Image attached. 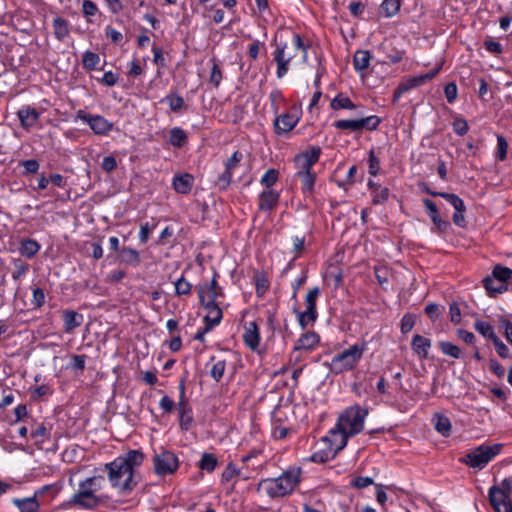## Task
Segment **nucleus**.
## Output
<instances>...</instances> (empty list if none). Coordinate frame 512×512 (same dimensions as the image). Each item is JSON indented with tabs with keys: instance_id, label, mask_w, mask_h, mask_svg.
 <instances>
[{
	"instance_id": "obj_38",
	"label": "nucleus",
	"mask_w": 512,
	"mask_h": 512,
	"mask_svg": "<svg viewBox=\"0 0 512 512\" xmlns=\"http://www.w3.org/2000/svg\"><path fill=\"white\" fill-rule=\"evenodd\" d=\"M434 427L443 436H448L451 431V422L448 417L436 414L433 418Z\"/></svg>"
},
{
	"instance_id": "obj_36",
	"label": "nucleus",
	"mask_w": 512,
	"mask_h": 512,
	"mask_svg": "<svg viewBox=\"0 0 512 512\" xmlns=\"http://www.w3.org/2000/svg\"><path fill=\"white\" fill-rule=\"evenodd\" d=\"M234 477H240L243 480H247L249 478V476L243 474L242 470L239 469L235 464L229 463L222 473L221 481L230 482Z\"/></svg>"
},
{
	"instance_id": "obj_29",
	"label": "nucleus",
	"mask_w": 512,
	"mask_h": 512,
	"mask_svg": "<svg viewBox=\"0 0 512 512\" xmlns=\"http://www.w3.org/2000/svg\"><path fill=\"white\" fill-rule=\"evenodd\" d=\"M41 249V245L35 239L26 238L20 242L19 253L27 258H33Z\"/></svg>"
},
{
	"instance_id": "obj_51",
	"label": "nucleus",
	"mask_w": 512,
	"mask_h": 512,
	"mask_svg": "<svg viewBox=\"0 0 512 512\" xmlns=\"http://www.w3.org/2000/svg\"><path fill=\"white\" fill-rule=\"evenodd\" d=\"M178 413L181 428L186 431L189 430L193 422L190 408L185 410L182 408L180 411H178Z\"/></svg>"
},
{
	"instance_id": "obj_35",
	"label": "nucleus",
	"mask_w": 512,
	"mask_h": 512,
	"mask_svg": "<svg viewBox=\"0 0 512 512\" xmlns=\"http://www.w3.org/2000/svg\"><path fill=\"white\" fill-rule=\"evenodd\" d=\"M370 53L366 50H359L353 58V65L356 71L360 72L367 69L370 65Z\"/></svg>"
},
{
	"instance_id": "obj_54",
	"label": "nucleus",
	"mask_w": 512,
	"mask_h": 512,
	"mask_svg": "<svg viewBox=\"0 0 512 512\" xmlns=\"http://www.w3.org/2000/svg\"><path fill=\"white\" fill-rule=\"evenodd\" d=\"M507 150H508V143L504 136L498 135L497 136V152L496 157L503 161L506 159L507 156Z\"/></svg>"
},
{
	"instance_id": "obj_31",
	"label": "nucleus",
	"mask_w": 512,
	"mask_h": 512,
	"mask_svg": "<svg viewBox=\"0 0 512 512\" xmlns=\"http://www.w3.org/2000/svg\"><path fill=\"white\" fill-rule=\"evenodd\" d=\"M401 0H383L379 6V14L386 18L394 17L400 10Z\"/></svg>"
},
{
	"instance_id": "obj_5",
	"label": "nucleus",
	"mask_w": 512,
	"mask_h": 512,
	"mask_svg": "<svg viewBox=\"0 0 512 512\" xmlns=\"http://www.w3.org/2000/svg\"><path fill=\"white\" fill-rule=\"evenodd\" d=\"M366 346L365 342H357L337 353L327 365L329 370L334 374L353 370L362 359Z\"/></svg>"
},
{
	"instance_id": "obj_57",
	"label": "nucleus",
	"mask_w": 512,
	"mask_h": 512,
	"mask_svg": "<svg viewBox=\"0 0 512 512\" xmlns=\"http://www.w3.org/2000/svg\"><path fill=\"white\" fill-rule=\"evenodd\" d=\"M373 479L368 476H359L351 481V485L357 489H363L372 485Z\"/></svg>"
},
{
	"instance_id": "obj_42",
	"label": "nucleus",
	"mask_w": 512,
	"mask_h": 512,
	"mask_svg": "<svg viewBox=\"0 0 512 512\" xmlns=\"http://www.w3.org/2000/svg\"><path fill=\"white\" fill-rule=\"evenodd\" d=\"M439 347L444 355L450 356L454 359H459L462 356L460 348L451 342L441 341L439 342Z\"/></svg>"
},
{
	"instance_id": "obj_55",
	"label": "nucleus",
	"mask_w": 512,
	"mask_h": 512,
	"mask_svg": "<svg viewBox=\"0 0 512 512\" xmlns=\"http://www.w3.org/2000/svg\"><path fill=\"white\" fill-rule=\"evenodd\" d=\"M45 303V293L41 288H34L32 291L31 304L34 309H38Z\"/></svg>"
},
{
	"instance_id": "obj_56",
	"label": "nucleus",
	"mask_w": 512,
	"mask_h": 512,
	"mask_svg": "<svg viewBox=\"0 0 512 512\" xmlns=\"http://www.w3.org/2000/svg\"><path fill=\"white\" fill-rule=\"evenodd\" d=\"M484 46L488 52L495 55L501 54L503 52L502 45L499 42L494 41L491 37H487L484 40Z\"/></svg>"
},
{
	"instance_id": "obj_47",
	"label": "nucleus",
	"mask_w": 512,
	"mask_h": 512,
	"mask_svg": "<svg viewBox=\"0 0 512 512\" xmlns=\"http://www.w3.org/2000/svg\"><path fill=\"white\" fill-rule=\"evenodd\" d=\"M31 437L35 439L36 442L43 443L45 440L49 439L50 431L46 425L42 423L31 431Z\"/></svg>"
},
{
	"instance_id": "obj_52",
	"label": "nucleus",
	"mask_w": 512,
	"mask_h": 512,
	"mask_svg": "<svg viewBox=\"0 0 512 512\" xmlns=\"http://www.w3.org/2000/svg\"><path fill=\"white\" fill-rule=\"evenodd\" d=\"M225 369L226 362L224 360H219L213 364L210 375L216 382H219L224 375Z\"/></svg>"
},
{
	"instance_id": "obj_15",
	"label": "nucleus",
	"mask_w": 512,
	"mask_h": 512,
	"mask_svg": "<svg viewBox=\"0 0 512 512\" xmlns=\"http://www.w3.org/2000/svg\"><path fill=\"white\" fill-rule=\"evenodd\" d=\"M349 437L351 436L336 427L331 429L329 434L323 437L318 445L332 447L338 453L347 445Z\"/></svg>"
},
{
	"instance_id": "obj_22",
	"label": "nucleus",
	"mask_w": 512,
	"mask_h": 512,
	"mask_svg": "<svg viewBox=\"0 0 512 512\" xmlns=\"http://www.w3.org/2000/svg\"><path fill=\"white\" fill-rule=\"evenodd\" d=\"M279 197V193L273 189H266L262 191L259 195V209L262 211L272 210L277 205Z\"/></svg>"
},
{
	"instance_id": "obj_20",
	"label": "nucleus",
	"mask_w": 512,
	"mask_h": 512,
	"mask_svg": "<svg viewBox=\"0 0 512 512\" xmlns=\"http://www.w3.org/2000/svg\"><path fill=\"white\" fill-rule=\"evenodd\" d=\"M203 307L207 310V315L204 317L206 331H211L214 327L220 324L223 317V312L219 304L207 305Z\"/></svg>"
},
{
	"instance_id": "obj_58",
	"label": "nucleus",
	"mask_w": 512,
	"mask_h": 512,
	"mask_svg": "<svg viewBox=\"0 0 512 512\" xmlns=\"http://www.w3.org/2000/svg\"><path fill=\"white\" fill-rule=\"evenodd\" d=\"M221 80L222 72L219 65L214 61L210 73V83H212L215 87H218Z\"/></svg>"
},
{
	"instance_id": "obj_40",
	"label": "nucleus",
	"mask_w": 512,
	"mask_h": 512,
	"mask_svg": "<svg viewBox=\"0 0 512 512\" xmlns=\"http://www.w3.org/2000/svg\"><path fill=\"white\" fill-rule=\"evenodd\" d=\"M390 191L387 187L375 186V189L371 191L372 204L380 205L385 203L389 199Z\"/></svg>"
},
{
	"instance_id": "obj_39",
	"label": "nucleus",
	"mask_w": 512,
	"mask_h": 512,
	"mask_svg": "<svg viewBox=\"0 0 512 512\" xmlns=\"http://www.w3.org/2000/svg\"><path fill=\"white\" fill-rule=\"evenodd\" d=\"M187 142V134L179 127L170 130L169 143L174 147H182Z\"/></svg>"
},
{
	"instance_id": "obj_14",
	"label": "nucleus",
	"mask_w": 512,
	"mask_h": 512,
	"mask_svg": "<svg viewBox=\"0 0 512 512\" xmlns=\"http://www.w3.org/2000/svg\"><path fill=\"white\" fill-rule=\"evenodd\" d=\"M197 289L199 301L202 306L217 305V298L223 295L222 288L218 286L216 274H214L210 283L200 284Z\"/></svg>"
},
{
	"instance_id": "obj_7",
	"label": "nucleus",
	"mask_w": 512,
	"mask_h": 512,
	"mask_svg": "<svg viewBox=\"0 0 512 512\" xmlns=\"http://www.w3.org/2000/svg\"><path fill=\"white\" fill-rule=\"evenodd\" d=\"M502 444L479 445L472 449L463 458V463L475 469H483L490 461H492L502 450Z\"/></svg>"
},
{
	"instance_id": "obj_17",
	"label": "nucleus",
	"mask_w": 512,
	"mask_h": 512,
	"mask_svg": "<svg viewBox=\"0 0 512 512\" xmlns=\"http://www.w3.org/2000/svg\"><path fill=\"white\" fill-rule=\"evenodd\" d=\"M17 116L21 126L28 130L36 125L40 118V113L35 108L24 105L17 111Z\"/></svg>"
},
{
	"instance_id": "obj_25",
	"label": "nucleus",
	"mask_w": 512,
	"mask_h": 512,
	"mask_svg": "<svg viewBox=\"0 0 512 512\" xmlns=\"http://www.w3.org/2000/svg\"><path fill=\"white\" fill-rule=\"evenodd\" d=\"M11 502L20 512H39L40 509V503L34 495L25 498H13Z\"/></svg>"
},
{
	"instance_id": "obj_34",
	"label": "nucleus",
	"mask_w": 512,
	"mask_h": 512,
	"mask_svg": "<svg viewBox=\"0 0 512 512\" xmlns=\"http://www.w3.org/2000/svg\"><path fill=\"white\" fill-rule=\"evenodd\" d=\"M120 260L126 265L137 266L140 263L139 252L130 247H124L120 251Z\"/></svg>"
},
{
	"instance_id": "obj_62",
	"label": "nucleus",
	"mask_w": 512,
	"mask_h": 512,
	"mask_svg": "<svg viewBox=\"0 0 512 512\" xmlns=\"http://www.w3.org/2000/svg\"><path fill=\"white\" fill-rule=\"evenodd\" d=\"M231 179L232 171L225 168L224 172L219 175L216 183L221 189H226L230 185Z\"/></svg>"
},
{
	"instance_id": "obj_28",
	"label": "nucleus",
	"mask_w": 512,
	"mask_h": 512,
	"mask_svg": "<svg viewBox=\"0 0 512 512\" xmlns=\"http://www.w3.org/2000/svg\"><path fill=\"white\" fill-rule=\"evenodd\" d=\"M172 184L176 192L187 194L191 191L193 177L190 174L176 175L173 178Z\"/></svg>"
},
{
	"instance_id": "obj_8",
	"label": "nucleus",
	"mask_w": 512,
	"mask_h": 512,
	"mask_svg": "<svg viewBox=\"0 0 512 512\" xmlns=\"http://www.w3.org/2000/svg\"><path fill=\"white\" fill-rule=\"evenodd\" d=\"M511 480L505 478L498 486L489 489V501L496 512H512Z\"/></svg>"
},
{
	"instance_id": "obj_60",
	"label": "nucleus",
	"mask_w": 512,
	"mask_h": 512,
	"mask_svg": "<svg viewBox=\"0 0 512 512\" xmlns=\"http://www.w3.org/2000/svg\"><path fill=\"white\" fill-rule=\"evenodd\" d=\"M414 324H415V318L413 315H411V314L404 315L401 320V332L403 334L410 332L413 329Z\"/></svg>"
},
{
	"instance_id": "obj_1",
	"label": "nucleus",
	"mask_w": 512,
	"mask_h": 512,
	"mask_svg": "<svg viewBox=\"0 0 512 512\" xmlns=\"http://www.w3.org/2000/svg\"><path fill=\"white\" fill-rule=\"evenodd\" d=\"M144 461V454L139 450H130L118 456L112 462L104 464L96 471L107 472L110 484L122 494H129L138 484L135 469Z\"/></svg>"
},
{
	"instance_id": "obj_45",
	"label": "nucleus",
	"mask_w": 512,
	"mask_h": 512,
	"mask_svg": "<svg viewBox=\"0 0 512 512\" xmlns=\"http://www.w3.org/2000/svg\"><path fill=\"white\" fill-rule=\"evenodd\" d=\"M162 102L167 103L174 112H179L184 106L183 98L177 94H168Z\"/></svg>"
},
{
	"instance_id": "obj_61",
	"label": "nucleus",
	"mask_w": 512,
	"mask_h": 512,
	"mask_svg": "<svg viewBox=\"0 0 512 512\" xmlns=\"http://www.w3.org/2000/svg\"><path fill=\"white\" fill-rule=\"evenodd\" d=\"M380 170V160L375 156L374 151L369 153V173L376 176Z\"/></svg>"
},
{
	"instance_id": "obj_53",
	"label": "nucleus",
	"mask_w": 512,
	"mask_h": 512,
	"mask_svg": "<svg viewBox=\"0 0 512 512\" xmlns=\"http://www.w3.org/2000/svg\"><path fill=\"white\" fill-rule=\"evenodd\" d=\"M452 127L453 131L460 136L466 135L469 130L467 121L462 117H456L452 123Z\"/></svg>"
},
{
	"instance_id": "obj_64",
	"label": "nucleus",
	"mask_w": 512,
	"mask_h": 512,
	"mask_svg": "<svg viewBox=\"0 0 512 512\" xmlns=\"http://www.w3.org/2000/svg\"><path fill=\"white\" fill-rule=\"evenodd\" d=\"M159 406L163 413H171L175 407V402L169 396L164 395L159 402Z\"/></svg>"
},
{
	"instance_id": "obj_9",
	"label": "nucleus",
	"mask_w": 512,
	"mask_h": 512,
	"mask_svg": "<svg viewBox=\"0 0 512 512\" xmlns=\"http://www.w3.org/2000/svg\"><path fill=\"white\" fill-rule=\"evenodd\" d=\"M320 296V289L318 287L311 288L305 297V310L304 311H297L295 310L297 314V319L299 322V325L305 329L306 327L314 324V322L317 320L318 313L316 309V302L318 297Z\"/></svg>"
},
{
	"instance_id": "obj_24",
	"label": "nucleus",
	"mask_w": 512,
	"mask_h": 512,
	"mask_svg": "<svg viewBox=\"0 0 512 512\" xmlns=\"http://www.w3.org/2000/svg\"><path fill=\"white\" fill-rule=\"evenodd\" d=\"M320 341L319 335L314 331L304 333L295 343V350H312Z\"/></svg>"
},
{
	"instance_id": "obj_11",
	"label": "nucleus",
	"mask_w": 512,
	"mask_h": 512,
	"mask_svg": "<svg viewBox=\"0 0 512 512\" xmlns=\"http://www.w3.org/2000/svg\"><path fill=\"white\" fill-rule=\"evenodd\" d=\"M380 123L381 119L378 116L371 115L360 119H341L335 121L333 126L338 130H349L352 132L360 131L363 129L372 131L376 130Z\"/></svg>"
},
{
	"instance_id": "obj_12",
	"label": "nucleus",
	"mask_w": 512,
	"mask_h": 512,
	"mask_svg": "<svg viewBox=\"0 0 512 512\" xmlns=\"http://www.w3.org/2000/svg\"><path fill=\"white\" fill-rule=\"evenodd\" d=\"M154 471L158 476L175 473L179 467L178 457L171 451L164 450L154 456Z\"/></svg>"
},
{
	"instance_id": "obj_59",
	"label": "nucleus",
	"mask_w": 512,
	"mask_h": 512,
	"mask_svg": "<svg viewBox=\"0 0 512 512\" xmlns=\"http://www.w3.org/2000/svg\"><path fill=\"white\" fill-rule=\"evenodd\" d=\"M154 228L155 225H150L148 222L140 226L139 239L142 244H145L148 241L149 236L151 232L154 230Z\"/></svg>"
},
{
	"instance_id": "obj_19",
	"label": "nucleus",
	"mask_w": 512,
	"mask_h": 512,
	"mask_svg": "<svg viewBox=\"0 0 512 512\" xmlns=\"http://www.w3.org/2000/svg\"><path fill=\"white\" fill-rule=\"evenodd\" d=\"M321 155V148L319 146H314L304 153L296 156L295 161L299 165V168L310 169L314 164H316Z\"/></svg>"
},
{
	"instance_id": "obj_63",
	"label": "nucleus",
	"mask_w": 512,
	"mask_h": 512,
	"mask_svg": "<svg viewBox=\"0 0 512 512\" xmlns=\"http://www.w3.org/2000/svg\"><path fill=\"white\" fill-rule=\"evenodd\" d=\"M492 342H493V344L495 346L496 352L498 353V355L501 358H508L509 357V349H508V347L498 338V336H496L492 340Z\"/></svg>"
},
{
	"instance_id": "obj_30",
	"label": "nucleus",
	"mask_w": 512,
	"mask_h": 512,
	"mask_svg": "<svg viewBox=\"0 0 512 512\" xmlns=\"http://www.w3.org/2000/svg\"><path fill=\"white\" fill-rule=\"evenodd\" d=\"M297 176L300 177L302 183V191L311 193L314 188L316 176L310 169L299 168Z\"/></svg>"
},
{
	"instance_id": "obj_6",
	"label": "nucleus",
	"mask_w": 512,
	"mask_h": 512,
	"mask_svg": "<svg viewBox=\"0 0 512 512\" xmlns=\"http://www.w3.org/2000/svg\"><path fill=\"white\" fill-rule=\"evenodd\" d=\"M368 408L356 404L347 407L338 417L337 428L348 435L355 436L364 429V422L368 416Z\"/></svg>"
},
{
	"instance_id": "obj_46",
	"label": "nucleus",
	"mask_w": 512,
	"mask_h": 512,
	"mask_svg": "<svg viewBox=\"0 0 512 512\" xmlns=\"http://www.w3.org/2000/svg\"><path fill=\"white\" fill-rule=\"evenodd\" d=\"M217 463V458L214 455L205 453L202 455L199 466L202 470L212 472L215 470Z\"/></svg>"
},
{
	"instance_id": "obj_37",
	"label": "nucleus",
	"mask_w": 512,
	"mask_h": 512,
	"mask_svg": "<svg viewBox=\"0 0 512 512\" xmlns=\"http://www.w3.org/2000/svg\"><path fill=\"white\" fill-rule=\"evenodd\" d=\"M53 29H54V35L58 40H63L65 37L69 34V26L68 22L61 18L56 17L53 19Z\"/></svg>"
},
{
	"instance_id": "obj_48",
	"label": "nucleus",
	"mask_w": 512,
	"mask_h": 512,
	"mask_svg": "<svg viewBox=\"0 0 512 512\" xmlns=\"http://www.w3.org/2000/svg\"><path fill=\"white\" fill-rule=\"evenodd\" d=\"M82 62H83V66L86 69L94 70V69H96L97 65L100 62V57L98 54H96L94 52L86 51L83 55Z\"/></svg>"
},
{
	"instance_id": "obj_13",
	"label": "nucleus",
	"mask_w": 512,
	"mask_h": 512,
	"mask_svg": "<svg viewBox=\"0 0 512 512\" xmlns=\"http://www.w3.org/2000/svg\"><path fill=\"white\" fill-rule=\"evenodd\" d=\"M76 120L88 124L91 130L97 135H107L113 129V123L101 115H93L84 110H78Z\"/></svg>"
},
{
	"instance_id": "obj_3",
	"label": "nucleus",
	"mask_w": 512,
	"mask_h": 512,
	"mask_svg": "<svg viewBox=\"0 0 512 512\" xmlns=\"http://www.w3.org/2000/svg\"><path fill=\"white\" fill-rule=\"evenodd\" d=\"M301 52L302 62L308 61L307 46L297 33L292 35L291 42H279L273 51V59L277 65L276 76L282 79L290 70V63Z\"/></svg>"
},
{
	"instance_id": "obj_50",
	"label": "nucleus",
	"mask_w": 512,
	"mask_h": 512,
	"mask_svg": "<svg viewBox=\"0 0 512 512\" xmlns=\"http://www.w3.org/2000/svg\"><path fill=\"white\" fill-rule=\"evenodd\" d=\"M278 180V171L275 169L267 170L261 177L260 183L270 189Z\"/></svg>"
},
{
	"instance_id": "obj_23",
	"label": "nucleus",
	"mask_w": 512,
	"mask_h": 512,
	"mask_svg": "<svg viewBox=\"0 0 512 512\" xmlns=\"http://www.w3.org/2000/svg\"><path fill=\"white\" fill-rule=\"evenodd\" d=\"M83 315L73 311L66 310L63 312L64 331L66 333H72L74 329L80 327L83 323Z\"/></svg>"
},
{
	"instance_id": "obj_44",
	"label": "nucleus",
	"mask_w": 512,
	"mask_h": 512,
	"mask_svg": "<svg viewBox=\"0 0 512 512\" xmlns=\"http://www.w3.org/2000/svg\"><path fill=\"white\" fill-rule=\"evenodd\" d=\"M13 263V271H12V279L14 281H18L20 278L26 275L29 265L24 263L21 259H14Z\"/></svg>"
},
{
	"instance_id": "obj_2",
	"label": "nucleus",
	"mask_w": 512,
	"mask_h": 512,
	"mask_svg": "<svg viewBox=\"0 0 512 512\" xmlns=\"http://www.w3.org/2000/svg\"><path fill=\"white\" fill-rule=\"evenodd\" d=\"M301 480V468L289 467L278 477L262 479L257 491L264 492L269 498H283L294 492Z\"/></svg>"
},
{
	"instance_id": "obj_43",
	"label": "nucleus",
	"mask_w": 512,
	"mask_h": 512,
	"mask_svg": "<svg viewBox=\"0 0 512 512\" xmlns=\"http://www.w3.org/2000/svg\"><path fill=\"white\" fill-rule=\"evenodd\" d=\"M381 48L386 52L387 58L392 64L399 63L405 54L404 50H399L395 47L387 46L385 43L381 45Z\"/></svg>"
},
{
	"instance_id": "obj_16",
	"label": "nucleus",
	"mask_w": 512,
	"mask_h": 512,
	"mask_svg": "<svg viewBox=\"0 0 512 512\" xmlns=\"http://www.w3.org/2000/svg\"><path fill=\"white\" fill-rule=\"evenodd\" d=\"M260 330L255 321L246 322L244 324L243 341L245 345L252 351H256L260 344Z\"/></svg>"
},
{
	"instance_id": "obj_41",
	"label": "nucleus",
	"mask_w": 512,
	"mask_h": 512,
	"mask_svg": "<svg viewBox=\"0 0 512 512\" xmlns=\"http://www.w3.org/2000/svg\"><path fill=\"white\" fill-rule=\"evenodd\" d=\"M474 328L483 337L488 338L491 341L497 336L495 334L493 326L490 323H488V322L477 320L474 323Z\"/></svg>"
},
{
	"instance_id": "obj_26",
	"label": "nucleus",
	"mask_w": 512,
	"mask_h": 512,
	"mask_svg": "<svg viewBox=\"0 0 512 512\" xmlns=\"http://www.w3.org/2000/svg\"><path fill=\"white\" fill-rule=\"evenodd\" d=\"M411 347L420 358L426 359L431 348V340L416 334L412 338Z\"/></svg>"
},
{
	"instance_id": "obj_21",
	"label": "nucleus",
	"mask_w": 512,
	"mask_h": 512,
	"mask_svg": "<svg viewBox=\"0 0 512 512\" xmlns=\"http://www.w3.org/2000/svg\"><path fill=\"white\" fill-rule=\"evenodd\" d=\"M298 123V118L295 115L285 113L278 116L275 120V132L283 134L291 131Z\"/></svg>"
},
{
	"instance_id": "obj_49",
	"label": "nucleus",
	"mask_w": 512,
	"mask_h": 512,
	"mask_svg": "<svg viewBox=\"0 0 512 512\" xmlns=\"http://www.w3.org/2000/svg\"><path fill=\"white\" fill-rule=\"evenodd\" d=\"M174 285L177 296L189 295L191 293L192 285L183 276L176 280Z\"/></svg>"
},
{
	"instance_id": "obj_10",
	"label": "nucleus",
	"mask_w": 512,
	"mask_h": 512,
	"mask_svg": "<svg viewBox=\"0 0 512 512\" xmlns=\"http://www.w3.org/2000/svg\"><path fill=\"white\" fill-rule=\"evenodd\" d=\"M512 277V270L508 267L497 265L493 269L492 276L486 277L484 287L489 293H502L507 290V281Z\"/></svg>"
},
{
	"instance_id": "obj_33",
	"label": "nucleus",
	"mask_w": 512,
	"mask_h": 512,
	"mask_svg": "<svg viewBox=\"0 0 512 512\" xmlns=\"http://www.w3.org/2000/svg\"><path fill=\"white\" fill-rule=\"evenodd\" d=\"M332 110L349 109L353 110L357 106L351 101V99L343 93L337 94L330 102Z\"/></svg>"
},
{
	"instance_id": "obj_4",
	"label": "nucleus",
	"mask_w": 512,
	"mask_h": 512,
	"mask_svg": "<svg viewBox=\"0 0 512 512\" xmlns=\"http://www.w3.org/2000/svg\"><path fill=\"white\" fill-rule=\"evenodd\" d=\"M106 484L105 477L102 474L94 475L81 481L78 490L71 498V503L85 509H93L101 503L98 492Z\"/></svg>"
},
{
	"instance_id": "obj_27",
	"label": "nucleus",
	"mask_w": 512,
	"mask_h": 512,
	"mask_svg": "<svg viewBox=\"0 0 512 512\" xmlns=\"http://www.w3.org/2000/svg\"><path fill=\"white\" fill-rule=\"evenodd\" d=\"M438 72H439V68L432 70L426 74L408 78L407 80L401 82V84L403 85V87L407 88V91H409L411 89H414L416 87L423 85L427 81L432 80L437 75Z\"/></svg>"
},
{
	"instance_id": "obj_32",
	"label": "nucleus",
	"mask_w": 512,
	"mask_h": 512,
	"mask_svg": "<svg viewBox=\"0 0 512 512\" xmlns=\"http://www.w3.org/2000/svg\"><path fill=\"white\" fill-rule=\"evenodd\" d=\"M338 453L335 449L329 446H322V448L317 449L310 457L312 462L315 463H325L329 460H332L336 457Z\"/></svg>"
},
{
	"instance_id": "obj_18",
	"label": "nucleus",
	"mask_w": 512,
	"mask_h": 512,
	"mask_svg": "<svg viewBox=\"0 0 512 512\" xmlns=\"http://www.w3.org/2000/svg\"><path fill=\"white\" fill-rule=\"evenodd\" d=\"M444 199L449 204H451L455 209V212L453 215L454 224L459 227H465V225H466V221H465V217H464L465 205H464L463 200L456 194L445 195Z\"/></svg>"
}]
</instances>
